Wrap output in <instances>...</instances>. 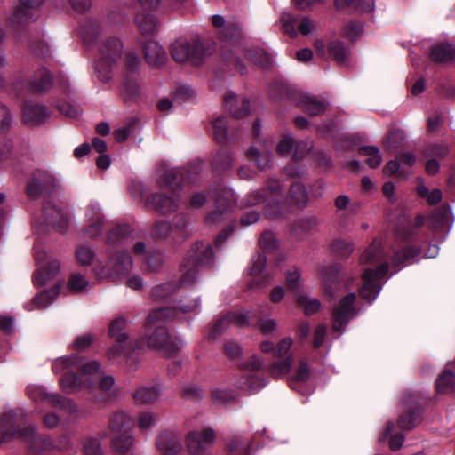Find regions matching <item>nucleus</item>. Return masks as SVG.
<instances>
[{
  "label": "nucleus",
  "instance_id": "obj_29",
  "mask_svg": "<svg viewBox=\"0 0 455 455\" xmlns=\"http://www.w3.org/2000/svg\"><path fill=\"white\" fill-rule=\"evenodd\" d=\"M225 108L237 118L245 116L249 112V101L245 98H237L233 92L224 96Z\"/></svg>",
  "mask_w": 455,
  "mask_h": 455
},
{
  "label": "nucleus",
  "instance_id": "obj_61",
  "mask_svg": "<svg viewBox=\"0 0 455 455\" xmlns=\"http://www.w3.org/2000/svg\"><path fill=\"white\" fill-rule=\"evenodd\" d=\"M84 452L85 455H101L102 449L97 438L89 437L84 442Z\"/></svg>",
  "mask_w": 455,
  "mask_h": 455
},
{
  "label": "nucleus",
  "instance_id": "obj_51",
  "mask_svg": "<svg viewBox=\"0 0 455 455\" xmlns=\"http://www.w3.org/2000/svg\"><path fill=\"white\" fill-rule=\"evenodd\" d=\"M247 157L254 161L261 170L270 165V155L268 153H259L256 148L252 147L248 150Z\"/></svg>",
  "mask_w": 455,
  "mask_h": 455
},
{
  "label": "nucleus",
  "instance_id": "obj_34",
  "mask_svg": "<svg viewBox=\"0 0 455 455\" xmlns=\"http://www.w3.org/2000/svg\"><path fill=\"white\" fill-rule=\"evenodd\" d=\"M293 361V356L276 358L268 366L267 371L275 379L287 375L291 371Z\"/></svg>",
  "mask_w": 455,
  "mask_h": 455
},
{
  "label": "nucleus",
  "instance_id": "obj_53",
  "mask_svg": "<svg viewBox=\"0 0 455 455\" xmlns=\"http://www.w3.org/2000/svg\"><path fill=\"white\" fill-rule=\"evenodd\" d=\"M299 20V19L292 16L290 13H283L280 18L283 31L291 36H297Z\"/></svg>",
  "mask_w": 455,
  "mask_h": 455
},
{
  "label": "nucleus",
  "instance_id": "obj_63",
  "mask_svg": "<svg viewBox=\"0 0 455 455\" xmlns=\"http://www.w3.org/2000/svg\"><path fill=\"white\" fill-rule=\"evenodd\" d=\"M32 52L42 58H48L51 56L52 49L50 44L44 41L40 40L37 42H33L30 45Z\"/></svg>",
  "mask_w": 455,
  "mask_h": 455
},
{
  "label": "nucleus",
  "instance_id": "obj_10",
  "mask_svg": "<svg viewBox=\"0 0 455 455\" xmlns=\"http://www.w3.org/2000/svg\"><path fill=\"white\" fill-rule=\"evenodd\" d=\"M123 43L119 38H108L100 48V58L95 64L97 72H108L111 67L121 58L123 53Z\"/></svg>",
  "mask_w": 455,
  "mask_h": 455
},
{
  "label": "nucleus",
  "instance_id": "obj_2",
  "mask_svg": "<svg viewBox=\"0 0 455 455\" xmlns=\"http://www.w3.org/2000/svg\"><path fill=\"white\" fill-rule=\"evenodd\" d=\"M21 411H11L4 413L1 419L2 441L20 438L34 455H44L53 449L52 440L36 433L34 427H26Z\"/></svg>",
  "mask_w": 455,
  "mask_h": 455
},
{
  "label": "nucleus",
  "instance_id": "obj_56",
  "mask_svg": "<svg viewBox=\"0 0 455 455\" xmlns=\"http://www.w3.org/2000/svg\"><path fill=\"white\" fill-rule=\"evenodd\" d=\"M293 340L291 338L286 337L282 339L275 347L274 356L276 358H285L286 356H293L291 352Z\"/></svg>",
  "mask_w": 455,
  "mask_h": 455
},
{
  "label": "nucleus",
  "instance_id": "obj_49",
  "mask_svg": "<svg viewBox=\"0 0 455 455\" xmlns=\"http://www.w3.org/2000/svg\"><path fill=\"white\" fill-rule=\"evenodd\" d=\"M128 233L129 227L128 226H119L114 228L108 237V243L112 245L116 244H126L128 242Z\"/></svg>",
  "mask_w": 455,
  "mask_h": 455
},
{
  "label": "nucleus",
  "instance_id": "obj_30",
  "mask_svg": "<svg viewBox=\"0 0 455 455\" xmlns=\"http://www.w3.org/2000/svg\"><path fill=\"white\" fill-rule=\"evenodd\" d=\"M141 87L135 76L127 74L120 89V95L125 102L137 101L141 96Z\"/></svg>",
  "mask_w": 455,
  "mask_h": 455
},
{
  "label": "nucleus",
  "instance_id": "obj_35",
  "mask_svg": "<svg viewBox=\"0 0 455 455\" xmlns=\"http://www.w3.org/2000/svg\"><path fill=\"white\" fill-rule=\"evenodd\" d=\"M384 259L380 243L374 240L360 256L361 264L375 265Z\"/></svg>",
  "mask_w": 455,
  "mask_h": 455
},
{
  "label": "nucleus",
  "instance_id": "obj_32",
  "mask_svg": "<svg viewBox=\"0 0 455 455\" xmlns=\"http://www.w3.org/2000/svg\"><path fill=\"white\" fill-rule=\"evenodd\" d=\"M455 58V50L450 44L434 45L429 52V59L436 63H448Z\"/></svg>",
  "mask_w": 455,
  "mask_h": 455
},
{
  "label": "nucleus",
  "instance_id": "obj_18",
  "mask_svg": "<svg viewBox=\"0 0 455 455\" xmlns=\"http://www.w3.org/2000/svg\"><path fill=\"white\" fill-rule=\"evenodd\" d=\"M44 0H20V4L9 17L12 27L24 26L35 19V12Z\"/></svg>",
  "mask_w": 455,
  "mask_h": 455
},
{
  "label": "nucleus",
  "instance_id": "obj_50",
  "mask_svg": "<svg viewBox=\"0 0 455 455\" xmlns=\"http://www.w3.org/2000/svg\"><path fill=\"white\" fill-rule=\"evenodd\" d=\"M234 391L227 388H215L212 391V398L214 403L223 405L235 400Z\"/></svg>",
  "mask_w": 455,
  "mask_h": 455
},
{
  "label": "nucleus",
  "instance_id": "obj_7",
  "mask_svg": "<svg viewBox=\"0 0 455 455\" xmlns=\"http://www.w3.org/2000/svg\"><path fill=\"white\" fill-rule=\"evenodd\" d=\"M316 53L322 58H331L339 64H345L350 56L349 50L336 37L318 38L314 42Z\"/></svg>",
  "mask_w": 455,
  "mask_h": 455
},
{
  "label": "nucleus",
  "instance_id": "obj_12",
  "mask_svg": "<svg viewBox=\"0 0 455 455\" xmlns=\"http://www.w3.org/2000/svg\"><path fill=\"white\" fill-rule=\"evenodd\" d=\"M282 185L279 180L271 179L267 185V190H256L249 194L245 198L243 206H252L259 204H266L272 206L279 203L281 199Z\"/></svg>",
  "mask_w": 455,
  "mask_h": 455
},
{
  "label": "nucleus",
  "instance_id": "obj_23",
  "mask_svg": "<svg viewBox=\"0 0 455 455\" xmlns=\"http://www.w3.org/2000/svg\"><path fill=\"white\" fill-rule=\"evenodd\" d=\"M212 20L223 40H235L241 37L242 28L236 21H227L223 16L218 14L213 15Z\"/></svg>",
  "mask_w": 455,
  "mask_h": 455
},
{
  "label": "nucleus",
  "instance_id": "obj_6",
  "mask_svg": "<svg viewBox=\"0 0 455 455\" xmlns=\"http://www.w3.org/2000/svg\"><path fill=\"white\" fill-rule=\"evenodd\" d=\"M213 262V252L209 243H199L195 245L189 254V264L191 267H206ZM196 270L191 267L188 269L180 278L181 285H189L196 280Z\"/></svg>",
  "mask_w": 455,
  "mask_h": 455
},
{
  "label": "nucleus",
  "instance_id": "obj_62",
  "mask_svg": "<svg viewBox=\"0 0 455 455\" xmlns=\"http://www.w3.org/2000/svg\"><path fill=\"white\" fill-rule=\"evenodd\" d=\"M156 423V417L149 411L142 412L138 418V426L141 431H147Z\"/></svg>",
  "mask_w": 455,
  "mask_h": 455
},
{
  "label": "nucleus",
  "instance_id": "obj_42",
  "mask_svg": "<svg viewBox=\"0 0 455 455\" xmlns=\"http://www.w3.org/2000/svg\"><path fill=\"white\" fill-rule=\"evenodd\" d=\"M295 298L297 302L304 307L307 315H312L319 311L321 302L317 299H311L307 296L304 291H296Z\"/></svg>",
  "mask_w": 455,
  "mask_h": 455
},
{
  "label": "nucleus",
  "instance_id": "obj_21",
  "mask_svg": "<svg viewBox=\"0 0 455 455\" xmlns=\"http://www.w3.org/2000/svg\"><path fill=\"white\" fill-rule=\"evenodd\" d=\"M161 455H179L182 451L180 435L172 430L162 431L156 442Z\"/></svg>",
  "mask_w": 455,
  "mask_h": 455
},
{
  "label": "nucleus",
  "instance_id": "obj_16",
  "mask_svg": "<svg viewBox=\"0 0 455 455\" xmlns=\"http://www.w3.org/2000/svg\"><path fill=\"white\" fill-rule=\"evenodd\" d=\"M171 55L178 62L191 60L197 65L201 60V46L194 42L189 43L186 39H178L171 46Z\"/></svg>",
  "mask_w": 455,
  "mask_h": 455
},
{
  "label": "nucleus",
  "instance_id": "obj_47",
  "mask_svg": "<svg viewBox=\"0 0 455 455\" xmlns=\"http://www.w3.org/2000/svg\"><path fill=\"white\" fill-rule=\"evenodd\" d=\"M454 385V373L450 370L443 371L436 380V388L439 393L451 392Z\"/></svg>",
  "mask_w": 455,
  "mask_h": 455
},
{
  "label": "nucleus",
  "instance_id": "obj_39",
  "mask_svg": "<svg viewBox=\"0 0 455 455\" xmlns=\"http://www.w3.org/2000/svg\"><path fill=\"white\" fill-rule=\"evenodd\" d=\"M127 322L124 317H117L111 321L109 326V337L114 339L117 343H124L128 336L123 331L126 327Z\"/></svg>",
  "mask_w": 455,
  "mask_h": 455
},
{
  "label": "nucleus",
  "instance_id": "obj_4",
  "mask_svg": "<svg viewBox=\"0 0 455 455\" xmlns=\"http://www.w3.org/2000/svg\"><path fill=\"white\" fill-rule=\"evenodd\" d=\"M132 266L131 256L126 251H119L110 256L108 266L99 262L94 267V273L99 279H116L124 275Z\"/></svg>",
  "mask_w": 455,
  "mask_h": 455
},
{
  "label": "nucleus",
  "instance_id": "obj_52",
  "mask_svg": "<svg viewBox=\"0 0 455 455\" xmlns=\"http://www.w3.org/2000/svg\"><path fill=\"white\" fill-rule=\"evenodd\" d=\"M88 285L89 283L84 275L78 273H74L68 281L67 287L72 292H82Z\"/></svg>",
  "mask_w": 455,
  "mask_h": 455
},
{
  "label": "nucleus",
  "instance_id": "obj_1",
  "mask_svg": "<svg viewBox=\"0 0 455 455\" xmlns=\"http://www.w3.org/2000/svg\"><path fill=\"white\" fill-rule=\"evenodd\" d=\"M100 369L98 361L81 364L76 355L57 358L52 363L54 373L64 372L60 384L63 391L69 394L92 387L100 377Z\"/></svg>",
  "mask_w": 455,
  "mask_h": 455
},
{
  "label": "nucleus",
  "instance_id": "obj_9",
  "mask_svg": "<svg viewBox=\"0 0 455 455\" xmlns=\"http://www.w3.org/2000/svg\"><path fill=\"white\" fill-rule=\"evenodd\" d=\"M355 300L356 295L352 292L343 297L334 307L332 329L335 331L343 330L347 323L357 315L358 312L355 306Z\"/></svg>",
  "mask_w": 455,
  "mask_h": 455
},
{
  "label": "nucleus",
  "instance_id": "obj_33",
  "mask_svg": "<svg viewBox=\"0 0 455 455\" xmlns=\"http://www.w3.org/2000/svg\"><path fill=\"white\" fill-rule=\"evenodd\" d=\"M135 22L140 33L143 36L153 35L158 26V22L156 18L146 12H139L136 16Z\"/></svg>",
  "mask_w": 455,
  "mask_h": 455
},
{
  "label": "nucleus",
  "instance_id": "obj_17",
  "mask_svg": "<svg viewBox=\"0 0 455 455\" xmlns=\"http://www.w3.org/2000/svg\"><path fill=\"white\" fill-rule=\"evenodd\" d=\"M55 186L54 178L46 171L37 170L27 185V194L31 198H38L44 193H48Z\"/></svg>",
  "mask_w": 455,
  "mask_h": 455
},
{
  "label": "nucleus",
  "instance_id": "obj_26",
  "mask_svg": "<svg viewBox=\"0 0 455 455\" xmlns=\"http://www.w3.org/2000/svg\"><path fill=\"white\" fill-rule=\"evenodd\" d=\"M146 61L156 68L162 67L167 60V54L159 43L149 40L143 46Z\"/></svg>",
  "mask_w": 455,
  "mask_h": 455
},
{
  "label": "nucleus",
  "instance_id": "obj_54",
  "mask_svg": "<svg viewBox=\"0 0 455 455\" xmlns=\"http://www.w3.org/2000/svg\"><path fill=\"white\" fill-rule=\"evenodd\" d=\"M339 272V266L338 265H330L321 269L320 274L326 290L330 284L337 281Z\"/></svg>",
  "mask_w": 455,
  "mask_h": 455
},
{
  "label": "nucleus",
  "instance_id": "obj_44",
  "mask_svg": "<svg viewBox=\"0 0 455 455\" xmlns=\"http://www.w3.org/2000/svg\"><path fill=\"white\" fill-rule=\"evenodd\" d=\"M359 154L366 156V163L371 168H377L382 162L379 149L377 147L365 146L359 148Z\"/></svg>",
  "mask_w": 455,
  "mask_h": 455
},
{
  "label": "nucleus",
  "instance_id": "obj_43",
  "mask_svg": "<svg viewBox=\"0 0 455 455\" xmlns=\"http://www.w3.org/2000/svg\"><path fill=\"white\" fill-rule=\"evenodd\" d=\"M383 172L386 176H397L402 179H407L411 172L410 169L404 168L401 165L397 156L394 160L388 161L383 168Z\"/></svg>",
  "mask_w": 455,
  "mask_h": 455
},
{
  "label": "nucleus",
  "instance_id": "obj_8",
  "mask_svg": "<svg viewBox=\"0 0 455 455\" xmlns=\"http://www.w3.org/2000/svg\"><path fill=\"white\" fill-rule=\"evenodd\" d=\"M215 439V432L211 427L190 431L185 438L187 451L191 455H205L212 447Z\"/></svg>",
  "mask_w": 455,
  "mask_h": 455
},
{
  "label": "nucleus",
  "instance_id": "obj_25",
  "mask_svg": "<svg viewBox=\"0 0 455 455\" xmlns=\"http://www.w3.org/2000/svg\"><path fill=\"white\" fill-rule=\"evenodd\" d=\"M61 284L58 282L51 290L37 293L29 303L25 304L24 307L28 311L46 308L60 294Z\"/></svg>",
  "mask_w": 455,
  "mask_h": 455
},
{
  "label": "nucleus",
  "instance_id": "obj_28",
  "mask_svg": "<svg viewBox=\"0 0 455 455\" xmlns=\"http://www.w3.org/2000/svg\"><path fill=\"white\" fill-rule=\"evenodd\" d=\"M182 183V173L177 168H163L158 171V185L174 192Z\"/></svg>",
  "mask_w": 455,
  "mask_h": 455
},
{
  "label": "nucleus",
  "instance_id": "obj_45",
  "mask_svg": "<svg viewBox=\"0 0 455 455\" xmlns=\"http://www.w3.org/2000/svg\"><path fill=\"white\" fill-rule=\"evenodd\" d=\"M291 202L298 207H304L307 202V195L304 186L299 182H294L290 188Z\"/></svg>",
  "mask_w": 455,
  "mask_h": 455
},
{
  "label": "nucleus",
  "instance_id": "obj_46",
  "mask_svg": "<svg viewBox=\"0 0 455 455\" xmlns=\"http://www.w3.org/2000/svg\"><path fill=\"white\" fill-rule=\"evenodd\" d=\"M337 8L350 7L362 12H371L374 8L373 0H335Z\"/></svg>",
  "mask_w": 455,
  "mask_h": 455
},
{
  "label": "nucleus",
  "instance_id": "obj_36",
  "mask_svg": "<svg viewBox=\"0 0 455 455\" xmlns=\"http://www.w3.org/2000/svg\"><path fill=\"white\" fill-rule=\"evenodd\" d=\"M85 216L88 221L91 222V228H95V232L90 234V235L92 237L98 236L102 231L103 220L99 204L96 203L90 204L86 209Z\"/></svg>",
  "mask_w": 455,
  "mask_h": 455
},
{
  "label": "nucleus",
  "instance_id": "obj_41",
  "mask_svg": "<svg viewBox=\"0 0 455 455\" xmlns=\"http://www.w3.org/2000/svg\"><path fill=\"white\" fill-rule=\"evenodd\" d=\"M228 122L226 117L219 116L213 121L214 139L218 143H226L230 136Z\"/></svg>",
  "mask_w": 455,
  "mask_h": 455
},
{
  "label": "nucleus",
  "instance_id": "obj_11",
  "mask_svg": "<svg viewBox=\"0 0 455 455\" xmlns=\"http://www.w3.org/2000/svg\"><path fill=\"white\" fill-rule=\"evenodd\" d=\"M387 263H382L375 270L368 268L363 270L362 274L363 283L360 290V296L363 299L370 302L376 299L380 291V286L375 282L383 278L387 275Z\"/></svg>",
  "mask_w": 455,
  "mask_h": 455
},
{
  "label": "nucleus",
  "instance_id": "obj_24",
  "mask_svg": "<svg viewBox=\"0 0 455 455\" xmlns=\"http://www.w3.org/2000/svg\"><path fill=\"white\" fill-rule=\"evenodd\" d=\"M52 75L44 68L34 72L27 84V91L32 93H43L52 86Z\"/></svg>",
  "mask_w": 455,
  "mask_h": 455
},
{
  "label": "nucleus",
  "instance_id": "obj_20",
  "mask_svg": "<svg viewBox=\"0 0 455 455\" xmlns=\"http://www.w3.org/2000/svg\"><path fill=\"white\" fill-rule=\"evenodd\" d=\"M51 117V112L44 105L27 101L22 107L23 122L29 126H39Z\"/></svg>",
  "mask_w": 455,
  "mask_h": 455
},
{
  "label": "nucleus",
  "instance_id": "obj_14",
  "mask_svg": "<svg viewBox=\"0 0 455 455\" xmlns=\"http://www.w3.org/2000/svg\"><path fill=\"white\" fill-rule=\"evenodd\" d=\"M217 209L212 212L206 219L209 224L222 222L233 209L235 197L234 192L227 188H222L215 196Z\"/></svg>",
  "mask_w": 455,
  "mask_h": 455
},
{
  "label": "nucleus",
  "instance_id": "obj_13",
  "mask_svg": "<svg viewBox=\"0 0 455 455\" xmlns=\"http://www.w3.org/2000/svg\"><path fill=\"white\" fill-rule=\"evenodd\" d=\"M256 317V314L251 311L228 313L213 325L212 330L209 334V338L216 339L225 332V331L231 325L236 327L248 326L251 323V320Z\"/></svg>",
  "mask_w": 455,
  "mask_h": 455
},
{
  "label": "nucleus",
  "instance_id": "obj_5",
  "mask_svg": "<svg viewBox=\"0 0 455 455\" xmlns=\"http://www.w3.org/2000/svg\"><path fill=\"white\" fill-rule=\"evenodd\" d=\"M35 258L37 270L34 278V284L36 287L46 285L54 279L60 272V262L52 258L47 252L40 248H35Z\"/></svg>",
  "mask_w": 455,
  "mask_h": 455
},
{
  "label": "nucleus",
  "instance_id": "obj_40",
  "mask_svg": "<svg viewBox=\"0 0 455 455\" xmlns=\"http://www.w3.org/2000/svg\"><path fill=\"white\" fill-rule=\"evenodd\" d=\"M421 250L417 246H406L401 251H397L394 253L392 258V265L394 267H399L403 263L409 262L418 255H419Z\"/></svg>",
  "mask_w": 455,
  "mask_h": 455
},
{
  "label": "nucleus",
  "instance_id": "obj_38",
  "mask_svg": "<svg viewBox=\"0 0 455 455\" xmlns=\"http://www.w3.org/2000/svg\"><path fill=\"white\" fill-rule=\"evenodd\" d=\"M132 395L136 403L146 404L156 401L159 391L156 387H140Z\"/></svg>",
  "mask_w": 455,
  "mask_h": 455
},
{
  "label": "nucleus",
  "instance_id": "obj_37",
  "mask_svg": "<svg viewBox=\"0 0 455 455\" xmlns=\"http://www.w3.org/2000/svg\"><path fill=\"white\" fill-rule=\"evenodd\" d=\"M132 421L131 416L125 411H116L109 417V429L112 433H123L125 427Z\"/></svg>",
  "mask_w": 455,
  "mask_h": 455
},
{
  "label": "nucleus",
  "instance_id": "obj_58",
  "mask_svg": "<svg viewBox=\"0 0 455 455\" xmlns=\"http://www.w3.org/2000/svg\"><path fill=\"white\" fill-rule=\"evenodd\" d=\"M128 347L133 351L136 348H139V345L137 342H133L132 340H130L125 347L124 343H117L116 345L110 347L108 352V356L109 359H116L124 355Z\"/></svg>",
  "mask_w": 455,
  "mask_h": 455
},
{
  "label": "nucleus",
  "instance_id": "obj_60",
  "mask_svg": "<svg viewBox=\"0 0 455 455\" xmlns=\"http://www.w3.org/2000/svg\"><path fill=\"white\" fill-rule=\"evenodd\" d=\"M56 108L59 109L60 114L68 117H76L81 114V109L79 107L74 106L65 100L58 101Z\"/></svg>",
  "mask_w": 455,
  "mask_h": 455
},
{
  "label": "nucleus",
  "instance_id": "obj_19",
  "mask_svg": "<svg viewBox=\"0 0 455 455\" xmlns=\"http://www.w3.org/2000/svg\"><path fill=\"white\" fill-rule=\"evenodd\" d=\"M267 257L264 254H257L251 259L249 267V275L251 280L248 282L249 288L264 287L270 283L272 275L264 272Z\"/></svg>",
  "mask_w": 455,
  "mask_h": 455
},
{
  "label": "nucleus",
  "instance_id": "obj_55",
  "mask_svg": "<svg viewBox=\"0 0 455 455\" xmlns=\"http://www.w3.org/2000/svg\"><path fill=\"white\" fill-rule=\"evenodd\" d=\"M419 420V413L415 410L409 411L401 416L398 425L402 429L411 430L415 427L417 422Z\"/></svg>",
  "mask_w": 455,
  "mask_h": 455
},
{
  "label": "nucleus",
  "instance_id": "obj_64",
  "mask_svg": "<svg viewBox=\"0 0 455 455\" xmlns=\"http://www.w3.org/2000/svg\"><path fill=\"white\" fill-rule=\"evenodd\" d=\"M285 279L289 289L291 291H296L301 284L300 272L296 267L287 271Z\"/></svg>",
  "mask_w": 455,
  "mask_h": 455
},
{
  "label": "nucleus",
  "instance_id": "obj_48",
  "mask_svg": "<svg viewBox=\"0 0 455 455\" xmlns=\"http://www.w3.org/2000/svg\"><path fill=\"white\" fill-rule=\"evenodd\" d=\"M331 250L340 258H348L355 250V244L351 241L335 239L331 243Z\"/></svg>",
  "mask_w": 455,
  "mask_h": 455
},
{
  "label": "nucleus",
  "instance_id": "obj_15",
  "mask_svg": "<svg viewBox=\"0 0 455 455\" xmlns=\"http://www.w3.org/2000/svg\"><path fill=\"white\" fill-rule=\"evenodd\" d=\"M32 399L43 401L47 405L66 412H74L76 407L70 399L62 397L59 394L48 393L44 387H33L28 390Z\"/></svg>",
  "mask_w": 455,
  "mask_h": 455
},
{
  "label": "nucleus",
  "instance_id": "obj_31",
  "mask_svg": "<svg viewBox=\"0 0 455 455\" xmlns=\"http://www.w3.org/2000/svg\"><path fill=\"white\" fill-rule=\"evenodd\" d=\"M134 444L133 435L124 430L123 433L116 434L111 440L112 450L120 454L125 455L128 453Z\"/></svg>",
  "mask_w": 455,
  "mask_h": 455
},
{
  "label": "nucleus",
  "instance_id": "obj_22",
  "mask_svg": "<svg viewBox=\"0 0 455 455\" xmlns=\"http://www.w3.org/2000/svg\"><path fill=\"white\" fill-rule=\"evenodd\" d=\"M144 205L162 214L174 212L178 209L177 199L164 193H153L144 200Z\"/></svg>",
  "mask_w": 455,
  "mask_h": 455
},
{
  "label": "nucleus",
  "instance_id": "obj_3",
  "mask_svg": "<svg viewBox=\"0 0 455 455\" xmlns=\"http://www.w3.org/2000/svg\"><path fill=\"white\" fill-rule=\"evenodd\" d=\"M176 311L169 308H159L152 312L147 319V326L154 331L148 337V346L152 349L161 351L166 357H171L179 352L182 342L177 339H172L167 329L161 324L162 322L174 317Z\"/></svg>",
  "mask_w": 455,
  "mask_h": 455
},
{
  "label": "nucleus",
  "instance_id": "obj_27",
  "mask_svg": "<svg viewBox=\"0 0 455 455\" xmlns=\"http://www.w3.org/2000/svg\"><path fill=\"white\" fill-rule=\"evenodd\" d=\"M44 215L47 225L54 227L60 232H64L67 229V216L55 205L47 203L44 207Z\"/></svg>",
  "mask_w": 455,
  "mask_h": 455
},
{
  "label": "nucleus",
  "instance_id": "obj_59",
  "mask_svg": "<svg viewBox=\"0 0 455 455\" xmlns=\"http://www.w3.org/2000/svg\"><path fill=\"white\" fill-rule=\"evenodd\" d=\"M256 326L264 335H270L277 330L278 324L273 318L261 317L258 319Z\"/></svg>",
  "mask_w": 455,
  "mask_h": 455
},
{
  "label": "nucleus",
  "instance_id": "obj_57",
  "mask_svg": "<svg viewBox=\"0 0 455 455\" xmlns=\"http://www.w3.org/2000/svg\"><path fill=\"white\" fill-rule=\"evenodd\" d=\"M303 108L305 111L312 116L323 114L326 109L323 102L312 97H307L305 99Z\"/></svg>",
  "mask_w": 455,
  "mask_h": 455
}]
</instances>
